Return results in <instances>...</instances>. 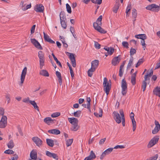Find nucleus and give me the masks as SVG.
Wrapping results in <instances>:
<instances>
[{"instance_id": "obj_1", "label": "nucleus", "mask_w": 160, "mask_h": 160, "mask_svg": "<svg viewBox=\"0 0 160 160\" xmlns=\"http://www.w3.org/2000/svg\"><path fill=\"white\" fill-rule=\"evenodd\" d=\"M102 15L99 16L96 22L93 23V26L94 29L98 32L102 33H105L106 32V31L101 27L102 25Z\"/></svg>"}, {"instance_id": "obj_2", "label": "nucleus", "mask_w": 160, "mask_h": 160, "mask_svg": "<svg viewBox=\"0 0 160 160\" xmlns=\"http://www.w3.org/2000/svg\"><path fill=\"white\" fill-rule=\"evenodd\" d=\"M147 10H150L152 11L158 12L160 9V7L155 4H152L151 5H148L146 7Z\"/></svg>"}, {"instance_id": "obj_3", "label": "nucleus", "mask_w": 160, "mask_h": 160, "mask_svg": "<svg viewBox=\"0 0 160 160\" xmlns=\"http://www.w3.org/2000/svg\"><path fill=\"white\" fill-rule=\"evenodd\" d=\"M103 85L104 88V91L107 95H108L111 88V84L108 82L107 79L106 78H104Z\"/></svg>"}, {"instance_id": "obj_4", "label": "nucleus", "mask_w": 160, "mask_h": 160, "mask_svg": "<svg viewBox=\"0 0 160 160\" xmlns=\"http://www.w3.org/2000/svg\"><path fill=\"white\" fill-rule=\"evenodd\" d=\"M121 87L122 88V93L123 95H125L127 91V85L126 82L124 79H123L122 80Z\"/></svg>"}, {"instance_id": "obj_5", "label": "nucleus", "mask_w": 160, "mask_h": 160, "mask_svg": "<svg viewBox=\"0 0 160 160\" xmlns=\"http://www.w3.org/2000/svg\"><path fill=\"white\" fill-rule=\"evenodd\" d=\"M159 139L158 136H156L153 138L149 142L147 146L148 147L151 148L153 146L158 142Z\"/></svg>"}, {"instance_id": "obj_6", "label": "nucleus", "mask_w": 160, "mask_h": 160, "mask_svg": "<svg viewBox=\"0 0 160 160\" xmlns=\"http://www.w3.org/2000/svg\"><path fill=\"white\" fill-rule=\"evenodd\" d=\"M113 114L114 115L113 118L116 122L118 124L120 123L122 119L119 114L117 112L114 111Z\"/></svg>"}, {"instance_id": "obj_7", "label": "nucleus", "mask_w": 160, "mask_h": 160, "mask_svg": "<svg viewBox=\"0 0 160 160\" xmlns=\"http://www.w3.org/2000/svg\"><path fill=\"white\" fill-rule=\"evenodd\" d=\"M31 41L32 44L34 46L39 50H42V48L38 41L34 38H31Z\"/></svg>"}, {"instance_id": "obj_8", "label": "nucleus", "mask_w": 160, "mask_h": 160, "mask_svg": "<svg viewBox=\"0 0 160 160\" xmlns=\"http://www.w3.org/2000/svg\"><path fill=\"white\" fill-rule=\"evenodd\" d=\"M27 68L25 67L23 69L21 76L20 80L21 83L22 84L24 81L25 76L27 73Z\"/></svg>"}, {"instance_id": "obj_9", "label": "nucleus", "mask_w": 160, "mask_h": 160, "mask_svg": "<svg viewBox=\"0 0 160 160\" xmlns=\"http://www.w3.org/2000/svg\"><path fill=\"white\" fill-rule=\"evenodd\" d=\"M32 141L35 143L36 145L40 147L42 143V141L38 137H35L32 138Z\"/></svg>"}, {"instance_id": "obj_10", "label": "nucleus", "mask_w": 160, "mask_h": 160, "mask_svg": "<svg viewBox=\"0 0 160 160\" xmlns=\"http://www.w3.org/2000/svg\"><path fill=\"white\" fill-rule=\"evenodd\" d=\"M75 54L73 53H70L69 58L71 61L72 67H75L76 66V60L74 56Z\"/></svg>"}, {"instance_id": "obj_11", "label": "nucleus", "mask_w": 160, "mask_h": 160, "mask_svg": "<svg viewBox=\"0 0 160 160\" xmlns=\"http://www.w3.org/2000/svg\"><path fill=\"white\" fill-rule=\"evenodd\" d=\"M46 155L49 157H52L54 159L58 160V157L57 154L54 153H51L50 152L47 151L46 152Z\"/></svg>"}, {"instance_id": "obj_12", "label": "nucleus", "mask_w": 160, "mask_h": 160, "mask_svg": "<svg viewBox=\"0 0 160 160\" xmlns=\"http://www.w3.org/2000/svg\"><path fill=\"white\" fill-rule=\"evenodd\" d=\"M44 7L42 4L37 5L34 8V10L37 12H43Z\"/></svg>"}, {"instance_id": "obj_13", "label": "nucleus", "mask_w": 160, "mask_h": 160, "mask_svg": "<svg viewBox=\"0 0 160 160\" xmlns=\"http://www.w3.org/2000/svg\"><path fill=\"white\" fill-rule=\"evenodd\" d=\"M99 62L98 60H95L92 62L91 68H92L93 70H95L98 68V66Z\"/></svg>"}, {"instance_id": "obj_14", "label": "nucleus", "mask_w": 160, "mask_h": 160, "mask_svg": "<svg viewBox=\"0 0 160 160\" xmlns=\"http://www.w3.org/2000/svg\"><path fill=\"white\" fill-rule=\"evenodd\" d=\"M103 49L107 51V52L109 54V55H111L114 51L113 48L111 47L109 48L107 46H105Z\"/></svg>"}, {"instance_id": "obj_15", "label": "nucleus", "mask_w": 160, "mask_h": 160, "mask_svg": "<svg viewBox=\"0 0 160 160\" xmlns=\"http://www.w3.org/2000/svg\"><path fill=\"white\" fill-rule=\"evenodd\" d=\"M120 60L121 58H119L118 56L114 58L112 60V64L113 65L116 66L119 63Z\"/></svg>"}, {"instance_id": "obj_16", "label": "nucleus", "mask_w": 160, "mask_h": 160, "mask_svg": "<svg viewBox=\"0 0 160 160\" xmlns=\"http://www.w3.org/2000/svg\"><path fill=\"white\" fill-rule=\"evenodd\" d=\"M68 119L70 123L72 125L78 124V120L76 118H69Z\"/></svg>"}, {"instance_id": "obj_17", "label": "nucleus", "mask_w": 160, "mask_h": 160, "mask_svg": "<svg viewBox=\"0 0 160 160\" xmlns=\"http://www.w3.org/2000/svg\"><path fill=\"white\" fill-rule=\"evenodd\" d=\"M53 121L54 120L52 119L50 117L46 118L44 119V122L48 125H49L51 123H53Z\"/></svg>"}, {"instance_id": "obj_18", "label": "nucleus", "mask_w": 160, "mask_h": 160, "mask_svg": "<svg viewBox=\"0 0 160 160\" xmlns=\"http://www.w3.org/2000/svg\"><path fill=\"white\" fill-rule=\"evenodd\" d=\"M132 18L133 19V24H134L135 23V21H136V18L137 17V12L136 10L134 8L132 10Z\"/></svg>"}, {"instance_id": "obj_19", "label": "nucleus", "mask_w": 160, "mask_h": 160, "mask_svg": "<svg viewBox=\"0 0 160 160\" xmlns=\"http://www.w3.org/2000/svg\"><path fill=\"white\" fill-rule=\"evenodd\" d=\"M30 157L33 160H36L37 158V154L36 152L32 151L30 153Z\"/></svg>"}, {"instance_id": "obj_20", "label": "nucleus", "mask_w": 160, "mask_h": 160, "mask_svg": "<svg viewBox=\"0 0 160 160\" xmlns=\"http://www.w3.org/2000/svg\"><path fill=\"white\" fill-rule=\"evenodd\" d=\"M48 132L55 135H58L60 133V131L56 129L49 130Z\"/></svg>"}, {"instance_id": "obj_21", "label": "nucleus", "mask_w": 160, "mask_h": 160, "mask_svg": "<svg viewBox=\"0 0 160 160\" xmlns=\"http://www.w3.org/2000/svg\"><path fill=\"white\" fill-rule=\"evenodd\" d=\"M135 37L138 39H140L142 40H144L147 38V36L145 34H139L136 35Z\"/></svg>"}, {"instance_id": "obj_22", "label": "nucleus", "mask_w": 160, "mask_h": 160, "mask_svg": "<svg viewBox=\"0 0 160 160\" xmlns=\"http://www.w3.org/2000/svg\"><path fill=\"white\" fill-rule=\"evenodd\" d=\"M56 74L57 77L58 78V82L60 84V85H61L62 84V80L61 73L58 71H57L56 72Z\"/></svg>"}, {"instance_id": "obj_23", "label": "nucleus", "mask_w": 160, "mask_h": 160, "mask_svg": "<svg viewBox=\"0 0 160 160\" xmlns=\"http://www.w3.org/2000/svg\"><path fill=\"white\" fill-rule=\"evenodd\" d=\"M153 92L154 94L160 97V87H157L153 91Z\"/></svg>"}, {"instance_id": "obj_24", "label": "nucleus", "mask_w": 160, "mask_h": 160, "mask_svg": "<svg viewBox=\"0 0 160 160\" xmlns=\"http://www.w3.org/2000/svg\"><path fill=\"white\" fill-rule=\"evenodd\" d=\"M153 71L152 70H151L150 72L147 73V74L145 76L144 79L145 81H147L148 80H149L151 77L153 75Z\"/></svg>"}, {"instance_id": "obj_25", "label": "nucleus", "mask_w": 160, "mask_h": 160, "mask_svg": "<svg viewBox=\"0 0 160 160\" xmlns=\"http://www.w3.org/2000/svg\"><path fill=\"white\" fill-rule=\"evenodd\" d=\"M46 142L47 144L50 147H52L54 145V141L51 139L47 138L46 139Z\"/></svg>"}, {"instance_id": "obj_26", "label": "nucleus", "mask_w": 160, "mask_h": 160, "mask_svg": "<svg viewBox=\"0 0 160 160\" xmlns=\"http://www.w3.org/2000/svg\"><path fill=\"white\" fill-rule=\"evenodd\" d=\"M40 74L45 77H48L49 74L48 72L46 70H42L40 71Z\"/></svg>"}, {"instance_id": "obj_27", "label": "nucleus", "mask_w": 160, "mask_h": 160, "mask_svg": "<svg viewBox=\"0 0 160 160\" xmlns=\"http://www.w3.org/2000/svg\"><path fill=\"white\" fill-rule=\"evenodd\" d=\"M29 103L32 104L33 107H34V108L38 110V111H39V108L38 106L37 105L36 103L34 101H31L30 100L29 101Z\"/></svg>"}, {"instance_id": "obj_28", "label": "nucleus", "mask_w": 160, "mask_h": 160, "mask_svg": "<svg viewBox=\"0 0 160 160\" xmlns=\"http://www.w3.org/2000/svg\"><path fill=\"white\" fill-rule=\"evenodd\" d=\"M59 16L60 20H66V17L64 12H61L60 13Z\"/></svg>"}, {"instance_id": "obj_29", "label": "nucleus", "mask_w": 160, "mask_h": 160, "mask_svg": "<svg viewBox=\"0 0 160 160\" xmlns=\"http://www.w3.org/2000/svg\"><path fill=\"white\" fill-rule=\"evenodd\" d=\"M79 127L78 126V124H73L71 128V130L73 131H77L79 128Z\"/></svg>"}, {"instance_id": "obj_30", "label": "nucleus", "mask_w": 160, "mask_h": 160, "mask_svg": "<svg viewBox=\"0 0 160 160\" xmlns=\"http://www.w3.org/2000/svg\"><path fill=\"white\" fill-rule=\"evenodd\" d=\"M39 59V64H40V68L41 69L42 68V67L44 65L45 58H40Z\"/></svg>"}, {"instance_id": "obj_31", "label": "nucleus", "mask_w": 160, "mask_h": 160, "mask_svg": "<svg viewBox=\"0 0 160 160\" xmlns=\"http://www.w3.org/2000/svg\"><path fill=\"white\" fill-rule=\"evenodd\" d=\"M14 146V144L12 140H11L8 144V148L12 149Z\"/></svg>"}, {"instance_id": "obj_32", "label": "nucleus", "mask_w": 160, "mask_h": 160, "mask_svg": "<svg viewBox=\"0 0 160 160\" xmlns=\"http://www.w3.org/2000/svg\"><path fill=\"white\" fill-rule=\"evenodd\" d=\"M59 38L61 39L62 43L63 44L64 47L65 48H67L68 47V45L65 42H66L65 41L64 38L63 37H62L61 36H59Z\"/></svg>"}, {"instance_id": "obj_33", "label": "nucleus", "mask_w": 160, "mask_h": 160, "mask_svg": "<svg viewBox=\"0 0 160 160\" xmlns=\"http://www.w3.org/2000/svg\"><path fill=\"white\" fill-rule=\"evenodd\" d=\"M52 55L54 60L56 62L57 64H58L59 66L61 67H62V64L61 62L59 61H58L57 58L54 55V54L53 53H52Z\"/></svg>"}, {"instance_id": "obj_34", "label": "nucleus", "mask_w": 160, "mask_h": 160, "mask_svg": "<svg viewBox=\"0 0 160 160\" xmlns=\"http://www.w3.org/2000/svg\"><path fill=\"white\" fill-rule=\"evenodd\" d=\"M81 113V111L80 110L74 112L73 114L74 116L75 117H79L80 116Z\"/></svg>"}, {"instance_id": "obj_35", "label": "nucleus", "mask_w": 160, "mask_h": 160, "mask_svg": "<svg viewBox=\"0 0 160 160\" xmlns=\"http://www.w3.org/2000/svg\"><path fill=\"white\" fill-rule=\"evenodd\" d=\"M119 3L118 2L117 3V4L115 5L114 7L113 8V12L116 13L118 11V10L119 8Z\"/></svg>"}, {"instance_id": "obj_36", "label": "nucleus", "mask_w": 160, "mask_h": 160, "mask_svg": "<svg viewBox=\"0 0 160 160\" xmlns=\"http://www.w3.org/2000/svg\"><path fill=\"white\" fill-rule=\"evenodd\" d=\"M73 140L72 139H69L66 140V145L67 147L70 146L73 142Z\"/></svg>"}, {"instance_id": "obj_37", "label": "nucleus", "mask_w": 160, "mask_h": 160, "mask_svg": "<svg viewBox=\"0 0 160 160\" xmlns=\"http://www.w3.org/2000/svg\"><path fill=\"white\" fill-rule=\"evenodd\" d=\"M66 20H60L61 26L64 29H66L67 27Z\"/></svg>"}, {"instance_id": "obj_38", "label": "nucleus", "mask_w": 160, "mask_h": 160, "mask_svg": "<svg viewBox=\"0 0 160 160\" xmlns=\"http://www.w3.org/2000/svg\"><path fill=\"white\" fill-rule=\"evenodd\" d=\"M87 101L88 102L87 108L89 110L90 112H91V110L90 108L91 99L90 98H87Z\"/></svg>"}, {"instance_id": "obj_39", "label": "nucleus", "mask_w": 160, "mask_h": 160, "mask_svg": "<svg viewBox=\"0 0 160 160\" xmlns=\"http://www.w3.org/2000/svg\"><path fill=\"white\" fill-rule=\"evenodd\" d=\"M147 81H145V79L143 81L142 84V87L143 89V91L144 92L145 89L147 86Z\"/></svg>"}, {"instance_id": "obj_40", "label": "nucleus", "mask_w": 160, "mask_h": 160, "mask_svg": "<svg viewBox=\"0 0 160 160\" xmlns=\"http://www.w3.org/2000/svg\"><path fill=\"white\" fill-rule=\"evenodd\" d=\"M44 53L42 51H39L38 52V57L40 58H44Z\"/></svg>"}, {"instance_id": "obj_41", "label": "nucleus", "mask_w": 160, "mask_h": 160, "mask_svg": "<svg viewBox=\"0 0 160 160\" xmlns=\"http://www.w3.org/2000/svg\"><path fill=\"white\" fill-rule=\"evenodd\" d=\"M43 34L45 40L48 42L51 39L49 38V37L48 35L46 34L44 32H43Z\"/></svg>"}, {"instance_id": "obj_42", "label": "nucleus", "mask_w": 160, "mask_h": 160, "mask_svg": "<svg viewBox=\"0 0 160 160\" xmlns=\"http://www.w3.org/2000/svg\"><path fill=\"white\" fill-rule=\"evenodd\" d=\"M160 130V128H159L157 126H155L154 129L152 131V133L153 134H156L158 132V131Z\"/></svg>"}, {"instance_id": "obj_43", "label": "nucleus", "mask_w": 160, "mask_h": 160, "mask_svg": "<svg viewBox=\"0 0 160 160\" xmlns=\"http://www.w3.org/2000/svg\"><path fill=\"white\" fill-rule=\"evenodd\" d=\"M95 70H93L92 68H90L88 72V75L90 77H91L92 75V72H94Z\"/></svg>"}, {"instance_id": "obj_44", "label": "nucleus", "mask_w": 160, "mask_h": 160, "mask_svg": "<svg viewBox=\"0 0 160 160\" xmlns=\"http://www.w3.org/2000/svg\"><path fill=\"white\" fill-rule=\"evenodd\" d=\"M66 7L68 12L69 13H71L72 12V10L70 6L68 3H67L66 4Z\"/></svg>"}, {"instance_id": "obj_45", "label": "nucleus", "mask_w": 160, "mask_h": 160, "mask_svg": "<svg viewBox=\"0 0 160 160\" xmlns=\"http://www.w3.org/2000/svg\"><path fill=\"white\" fill-rule=\"evenodd\" d=\"M136 50L135 49L133 48H131L130 52V55L131 57H132V56L136 53Z\"/></svg>"}, {"instance_id": "obj_46", "label": "nucleus", "mask_w": 160, "mask_h": 160, "mask_svg": "<svg viewBox=\"0 0 160 160\" xmlns=\"http://www.w3.org/2000/svg\"><path fill=\"white\" fill-rule=\"evenodd\" d=\"M60 115V113L59 112H55L52 114L51 116L52 118H56L58 117Z\"/></svg>"}, {"instance_id": "obj_47", "label": "nucleus", "mask_w": 160, "mask_h": 160, "mask_svg": "<svg viewBox=\"0 0 160 160\" xmlns=\"http://www.w3.org/2000/svg\"><path fill=\"white\" fill-rule=\"evenodd\" d=\"M113 149V148H110L107 149L104 151L107 155H108L112 152Z\"/></svg>"}, {"instance_id": "obj_48", "label": "nucleus", "mask_w": 160, "mask_h": 160, "mask_svg": "<svg viewBox=\"0 0 160 160\" xmlns=\"http://www.w3.org/2000/svg\"><path fill=\"white\" fill-rule=\"evenodd\" d=\"M4 153L8 154H12L14 153V151L11 149H8L5 150L4 152Z\"/></svg>"}, {"instance_id": "obj_49", "label": "nucleus", "mask_w": 160, "mask_h": 160, "mask_svg": "<svg viewBox=\"0 0 160 160\" xmlns=\"http://www.w3.org/2000/svg\"><path fill=\"white\" fill-rule=\"evenodd\" d=\"M133 61V58L132 57H131L129 60L128 63V67H129L131 66L132 64Z\"/></svg>"}, {"instance_id": "obj_50", "label": "nucleus", "mask_w": 160, "mask_h": 160, "mask_svg": "<svg viewBox=\"0 0 160 160\" xmlns=\"http://www.w3.org/2000/svg\"><path fill=\"white\" fill-rule=\"evenodd\" d=\"M7 125V124L5 123L4 122H2V121H0V128H5Z\"/></svg>"}, {"instance_id": "obj_51", "label": "nucleus", "mask_w": 160, "mask_h": 160, "mask_svg": "<svg viewBox=\"0 0 160 160\" xmlns=\"http://www.w3.org/2000/svg\"><path fill=\"white\" fill-rule=\"evenodd\" d=\"M7 118L6 116H2L1 121L7 124Z\"/></svg>"}, {"instance_id": "obj_52", "label": "nucleus", "mask_w": 160, "mask_h": 160, "mask_svg": "<svg viewBox=\"0 0 160 160\" xmlns=\"http://www.w3.org/2000/svg\"><path fill=\"white\" fill-rule=\"evenodd\" d=\"M92 3L100 4L102 2V0H92Z\"/></svg>"}, {"instance_id": "obj_53", "label": "nucleus", "mask_w": 160, "mask_h": 160, "mask_svg": "<svg viewBox=\"0 0 160 160\" xmlns=\"http://www.w3.org/2000/svg\"><path fill=\"white\" fill-rule=\"evenodd\" d=\"M122 46L124 48H128V42H127L124 41L122 43Z\"/></svg>"}, {"instance_id": "obj_54", "label": "nucleus", "mask_w": 160, "mask_h": 160, "mask_svg": "<svg viewBox=\"0 0 160 160\" xmlns=\"http://www.w3.org/2000/svg\"><path fill=\"white\" fill-rule=\"evenodd\" d=\"M89 156L94 159H95L96 158V155L93 151H91L90 152V155Z\"/></svg>"}, {"instance_id": "obj_55", "label": "nucleus", "mask_w": 160, "mask_h": 160, "mask_svg": "<svg viewBox=\"0 0 160 160\" xmlns=\"http://www.w3.org/2000/svg\"><path fill=\"white\" fill-rule=\"evenodd\" d=\"M131 82L132 85H134L136 84V77L131 76Z\"/></svg>"}, {"instance_id": "obj_56", "label": "nucleus", "mask_w": 160, "mask_h": 160, "mask_svg": "<svg viewBox=\"0 0 160 160\" xmlns=\"http://www.w3.org/2000/svg\"><path fill=\"white\" fill-rule=\"evenodd\" d=\"M94 47L98 49H99L100 48L101 45L99 44L97 42L94 41Z\"/></svg>"}, {"instance_id": "obj_57", "label": "nucleus", "mask_w": 160, "mask_h": 160, "mask_svg": "<svg viewBox=\"0 0 160 160\" xmlns=\"http://www.w3.org/2000/svg\"><path fill=\"white\" fill-rule=\"evenodd\" d=\"M10 94L8 93L6 95L5 98L7 100L8 103L10 102Z\"/></svg>"}, {"instance_id": "obj_58", "label": "nucleus", "mask_w": 160, "mask_h": 160, "mask_svg": "<svg viewBox=\"0 0 160 160\" xmlns=\"http://www.w3.org/2000/svg\"><path fill=\"white\" fill-rule=\"evenodd\" d=\"M131 4H129L126 10V16L128 15V12H129L131 10Z\"/></svg>"}, {"instance_id": "obj_59", "label": "nucleus", "mask_w": 160, "mask_h": 160, "mask_svg": "<svg viewBox=\"0 0 160 160\" xmlns=\"http://www.w3.org/2000/svg\"><path fill=\"white\" fill-rule=\"evenodd\" d=\"M125 148V147L123 146V145H117L116 146H115L114 148H113V149H118V148Z\"/></svg>"}, {"instance_id": "obj_60", "label": "nucleus", "mask_w": 160, "mask_h": 160, "mask_svg": "<svg viewBox=\"0 0 160 160\" xmlns=\"http://www.w3.org/2000/svg\"><path fill=\"white\" fill-rule=\"evenodd\" d=\"M31 7V4L26 6V7L23 8L22 9L23 11H25L28 9L30 8Z\"/></svg>"}, {"instance_id": "obj_61", "label": "nucleus", "mask_w": 160, "mask_h": 160, "mask_svg": "<svg viewBox=\"0 0 160 160\" xmlns=\"http://www.w3.org/2000/svg\"><path fill=\"white\" fill-rule=\"evenodd\" d=\"M158 158V154H156L150 158V159L151 160H156Z\"/></svg>"}, {"instance_id": "obj_62", "label": "nucleus", "mask_w": 160, "mask_h": 160, "mask_svg": "<svg viewBox=\"0 0 160 160\" xmlns=\"http://www.w3.org/2000/svg\"><path fill=\"white\" fill-rule=\"evenodd\" d=\"M4 113V109L0 107V115L2 116H3Z\"/></svg>"}, {"instance_id": "obj_63", "label": "nucleus", "mask_w": 160, "mask_h": 160, "mask_svg": "<svg viewBox=\"0 0 160 160\" xmlns=\"http://www.w3.org/2000/svg\"><path fill=\"white\" fill-rule=\"evenodd\" d=\"M36 27V25H33L31 29V34H32L34 33L35 31V29Z\"/></svg>"}, {"instance_id": "obj_64", "label": "nucleus", "mask_w": 160, "mask_h": 160, "mask_svg": "<svg viewBox=\"0 0 160 160\" xmlns=\"http://www.w3.org/2000/svg\"><path fill=\"white\" fill-rule=\"evenodd\" d=\"M106 139V138H104L103 139H101L99 142V144L100 145H102L104 143Z\"/></svg>"}]
</instances>
